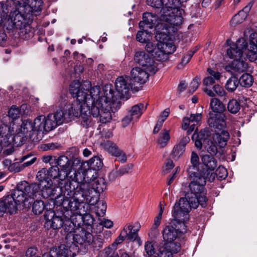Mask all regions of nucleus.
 <instances>
[{
	"mask_svg": "<svg viewBox=\"0 0 257 257\" xmlns=\"http://www.w3.org/2000/svg\"><path fill=\"white\" fill-rule=\"evenodd\" d=\"M69 91L81 106L79 116L81 117L83 127L88 128L91 125V115L94 117L99 116L101 123H105L111 120V104L117 100V95L112 94L110 86L105 85L101 92L99 86L85 89L78 80H75L70 85Z\"/></svg>",
	"mask_w": 257,
	"mask_h": 257,
	"instance_id": "f257e3e1",
	"label": "nucleus"
},
{
	"mask_svg": "<svg viewBox=\"0 0 257 257\" xmlns=\"http://www.w3.org/2000/svg\"><path fill=\"white\" fill-rule=\"evenodd\" d=\"M42 0H9L10 14H0V27L8 30L13 28L20 29L21 33L29 34L31 32L30 24L34 16L42 9Z\"/></svg>",
	"mask_w": 257,
	"mask_h": 257,
	"instance_id": "f03ea898",
	"label": "nucleus"
},
{
	"mask_svg": "<svg viewBox=\"0 0 257 257\" xmlns=\"http://www.w3.org/2000/svg\"><path fill=\"white\" fill-rule=\"evenodd\" d=\"M81 106L78 100H74L71 103L66 104L63 107L57 110L55 113H50L45 117L40 115L36 118V125L40 130L41 136L44 131L49 132L58 125L68 122L80 115Z\"/></svg>",
	"mask_w": 257,
	"mask_h": 257,
	"instance_id": "7ed1b4c3",
	"label": "nucleus"
},
{
	"mask_svg": "<svg viewBox=\"0 0 257 257\" xmlns=\"http://www.w3.org/2000/svg\"><path fill=\"white\" fill-rule=\"evenodd\" d=\"M191 182L189 184V190L185 194V198L192 205L193 208H196L199 205L205 207L208 200L206 196V173L189 176Z\"/></svg>",
	"mask_w": 257,
	"mask_h": 257,
	"instance_id": "20e7f679",
	"label": "nucleus"
},
{
	"mask_svg": "<svg viewBox=\"0 0 257 257\" xmlns=\"http://www.w3.org/2000/svg\"><path fill=\"white\" fill-rule=\"evenodd\" d=\"M179 0H147L148 5L161 8V20L169 23L171 26H180L183 22V17L177 7Z\"/></svg>",
	"mask_w": 257,
	"mask_h": 257,
	"instance_id": "39448f33",
	"label": "nucleus"
},
{
	"mask_svg": "<svg viewBox=\"0 0 257 257\" xmlns=\"http://www.w3.org/2000/svg\"><path fill=\"white\" fill-rule=\"evenodd\" d=\"M187 230V226L180 227L175 223L174 221H170L169 224L165 226L162 231L163 241L165 242L164 246L172 251H179L181 245L176 240L181 237Z\"/></svg>",
	"mask_w": 257,
	"mask_h": 257,
	"instance_id": "423d86ee",
	"label": "nucleus"
},
{
	"mask_svg": "<svg viewBox=\"0 0 257 257\" xmlns=\"http://www.w3.org/2000/svg\"><path fill=\"white\" fill-rule=\"evenodd\" d=\"M89 198L85 193L83 196L82 194L77 195V197L64 198L61 206L65 211L64 213L66 217L71 218L74 215L85 214V207H88L86 203L89 204Z\"/></svg>",
	"mask_w": 257,
	"mask_h": 257,
	"instance_id": "0eeeda50",
	"label": "nucleus"
},
{
	"mask_svg": "<svg viewBox=\"0 0 257 257\" xmlns=\"http://www.w3.org/2000/svg\"><path fill=\"white\" fill-rule=\"evenodd\" d=\"M192 207L191 204L185 198H181L176 202L172 210L173 218L171 221L178 224L180 227L186 226L185 222L189 218V212Z\"/></svg>",
	"mask_w": 257,
	"mask_h": 257,
	"instance_id": "6e6552de",
	"label": "nucleus"
},
{
	"mask_svg": "<svg viewBox=\"0 0 257 257\" xmlns=\"http://www.w3.org/2000/svg\"><path fill=\"white\" fill-rule=\"evenodd\" d=\"M169 24H161L163 32L159 33L156 35V38L159 39V49H162L168 55L172 54L176 50V46L173 42L169 40L170 29L173 28L169 26Z\"/></svg>",
	"mask_w": 257,
	"mask_h": 257,
	"instance_id": "1a4fd4ad",
	"label": "nucleus"
},
{
	"mask_svg": "<svg viewBox=\"0 0 257 257\" xmlns=\"http://www.w3.org/2000/svg\"><path fill=\"white\" fill-rule=\"evenodd\" d=\"M59 185L63 193V199L72 197H77V195L81 194L84 195V193H85V189L87 187L86 184L77 185L75 181H72L67 178L63 182H59Z\"/></svg>",
	"mask_w": 257,
	"mask_h": 257,
	"instance_id": "9d476101",
	"label": "nucleus"
},
{
	"mask_svg": "<svg viewBox=\"0 0 257 257\" xmlns=\"http://www.w3.org/2000/svg\"><path fill=\"white\" fill-rule=\"evenodd\" d=\"M65 244H61L58 247H53L46 254L48 257H74L78 252L79 247L75 244L70 243L66 240Z\"/></svg>",
	"mask_w": 257,
	"mask_h": 257,
	"instance_id": "9b49d317",
	"label": "nucleus"
},
{
	"mask_svg": "<svg viewBox=\"0 0 257 257\" xmlns=\"http://www.w3.org/2000/svg\"><path fill=\"white\" fill-rule=\"evenodd\" d=\"M106 188V185L103 178L95 179L89 183V187L86 190H85V194L89 198V204L93 205L98 201V194L102 192Z\"/></svg>",
	"mask_w": 257,
	"mask_h": 257,
	"instance_id": "f8f14e48",
	"label": "nucleus"
},
{
	"mask_svg": "<svg viewBox=\"0 0 257 257\" xmlns=\"http://www.w3.org/2000/svg\"><path fill=\"white\" fill-rule=\"evenodd\" d=\"M25 185H27L26 181H22L17 184V188L14 190L11 195L6 197H11L13 199L12 202L10 203L9 209L11 212H16L17 205L25 202L28 199L26 192L25 190Z\"/></svg>",
	"mask_w": 257,
	"mask_h": 257,
	"instance_id": "ddd939ff",
	"label": "nucleus"
},
{
	"mask_svg": "<svg viewBox=\"0 0 257 257\" xmlns=\"http://www.w3.org/2000/svg\"><path fill=\"white\" fill-rule=\"evenodd\" d=\"M93 239L92 234L89 231L81 228L77 230L75 233L67 234L65 240L70 243L75 244L78 246L84 245V246L90 245Z\"/></svg>",
	"mask_w": 257,
	"mask_h": 257,
	"instance_id": "4468645a",
	"label": "nucleus"
},
{
	"mask_svg": "<svg viewBox=\"0 0 257 257\" xmlns=\"http://www.w3.org/2000/svg\"><path fill=\"white\" fill-rule=\"evenodd\" d=\"M134 61L136 63L144 67V69L151 73L155 74L157 71L154 59L143 50L135 51Z\"/></svg>",
	"mask_w": 257,
	"mask_h": 257,
	"instance_id": "2eb2a0df",
	"label": "nucleus"
},
{
	"mask_svg": "<svg viewBox=\"0 0 257 257\" xmlns=\"http://www.w3.org/2000/svg\"><path fill=\"white\" fill-rule=\"evenodd\" d=\"M77 165L78 166L77 170H76L74 167L70 170L67 174L66 178L72 181H75L77 185H82V184H86L87 187L85 189L86 190L89 187V180H90L87 176L89 172H91V171L89 170H82L81 168L82 165L79 162Z\"/></svg>",
	"mask_w": 257,
	"mask_h": 257,
	"instance_id": "dca6fc26",
	"label": "nucleus"
},
{
	"mask_svg": "<svg viewBox=\"0 0 257 257\" xmlns=\"http://www.w3.org/2000/svg\"><path fill=\"white\" fill-rule=\"evenodd\" d=\"M195 147L201 150L202 147L211 155H215L217 152V148L215 144L209 139L208 133L206 131H201L197 136L195 142Z\"/></svg>",
	"mask_w": 257,
	"mask_h": 257,
	"instance_id": "f3484780",
	"label": "nucleus"
},
{
	"mask_svg": "<svg viewBox=\"0 0 257 257\" xmlns=\"http://www.w3.org/2000/svg\"><path fill=\"white\" fill-rule=\"evenodd\" d=\"M247 43L243 38H240L236 42L230 44L229 48L226 50L227 56L233 59H240L242 54L246 50Z\"/></svg>",
	"mask_w": 257,
	"mask_h": 257,
	"instance_id": "a211bd4d",
	"label": "nucleus"
},
{
	"mask_svg": "<svg viewBox=\"0 0 257 257\" xmlns=\"http://www.w3.org/2000/svg\"><path fill=\"white\" fill-rule=\"evenodd\" d=\"M130 81L131 80L128 77L120 76L117 78L115 82V87L117 92H114L111 86L110 85L112 94L117 95V100L126 94L130 89L132 88ZM108 85L109 86V85Z\"/></svg>",
	"mask_w": 257,
	"mask_h": 257,
	"instance_id": "6ab92c4d",
	"label": "nucleus"
},
{
	"mask_svg": "<svg viewBox=\"0 0 257 257\" xmlns=\"http://www.w3.org/2000/svg\"><path fill=\"white\" fill-rule=\"evenodd\" d=\"M44 218L46 220L44 226L47 229H58L63 227L64 223L62 217L56 215L54 212L52 211L45 213Z\"/></svg>",
	"mask_w": 257,
	"mask_h": 257,
	"instance_id": "aec40b11",
	"label": "nucleus"
},
{
	"mask_svg": "<svg viewBox=\"0 0 257 257\" xmlns=\"http://www.w3.org/2000/svg\"><path fill=\"white\" fill-rule=\"evenodd\" d=\"M141 228L140 224L137 222L134 225L131 223L126 224L122 231H124L126 235V239L129 241H136L139 245H141L142 241L138 235V232Z\"/></svg>",
	"mask_w": 257,
	"mask_h": 257,
	"instance_id": "412c9836",
	"label": "nucleus"
},
{
	"mask_svg": "<svg viewBox=\"0 0 257 257\" xmlns=\"http://www.w3.org/2000/svg\"><path fill=\"white\" fill-rule=\"evenodd\" d=\"M225 117L224 114L209 113V117L207 120L208 124L215 132L220 131L226 127Z\"/></svg>",
	"mask_w": 257,
	"mask_h": 257,
	"instance_id": "4be33fe9",
	"label": "nucleus"
},
{
	"mask_svg": "<svg viewBox=\"0 0 257 257\" xmlns=\"http://www.w3.org/2000/svg\"><path fill=\"white\" fill-rule=\"evenodd\" d=\"M247 67V65L246 63L241 58L240 59H234L231 64L225 66V69L233 75H237L245 71Z\"/></svg>",
	"mask_w": 257,
	"mask_h": 257,
	"instance_id": "5701e85b",
	"label": "nucleus"
},
{
	"mask_svg": "<svg viewBox=\"0 0 257 257\" xmlns=\"http://www.w3.org/2000/svg\"><path fill=\"white\" fill-rule=\"evenodd\" d=\"M158 17L155 14L151 13H145L143 16V21L139 23V27L144 30V29H152L156 24Z\"/></svg>",
	"mask_w": 257,
	"mask_h": 257,
	"instance_id": "b1692460",
	"label": "nucleus"
},
{
	"mask_svg": "<svg viewBox=\"0 0 257 257\" xmlns=\"http://www.w3.org/2000/svg\"><path fill=\"white\" fill-rule=\"evenodd\" d=\"M190 138L188 136L183 137L178 143L174 146L172 152V158L174 159H178L183 155L185 151V146L189 142Z\"/></svg>",
	"mask_w": 257,
	"mask_h": 257,
	"instance_id": "393cba45",
	"label": "nucleus"
},
{
	"mask_svg": "<svg viewBox=\"0 0 257 257\" xmlns=\"http://www.w3.org/2000/svg\"><path fill=\"white\" fill-rule=\"evenodd\" d=\"M246 55L251 62L257 59V32L252 33L250 35V46Z\"/></svg>",
	"mask_w": 257,
	"mask_h": 257,
	"instance_id": "a878e982",
	"label": "nucleus"
},
{
	"mask_svg": "<svg viewBox=\"0 0 257 257\" xmlns=\"http://www.w3.org/2000/svg\"><path fill=\"white\" fill-rule=\"evenodd\" d=\"M148 71L138 67L133 68L131 72L132 78L136 82L141 84L145 83L148 79Z\"/></svg>",
	"mask_w": 257,
	"mask_h": 257,
	"instance_id": "bb28decb",
	"label": "nucleus"
},
{
	"mask_svg": "<svg viewBox=\"0 0 257 257\" xmlns=\"http://www.w3.org/2000/svg\"><path fill=\"white\" fill-rule=\"evenodd\" d=\"M55 161L57 165L61 167V170L66 171L67 174L74 167L75 164H77L79 162V160H75L72 163L71 161L65 156H60Z\"/></svg>",
	"mask_w": 257,
	"mask_h": 257,
	"instance_id": "cd10ccee",
	"label": "nucleus"
},
{
	"mask_svg": "<svg viewBox=\"0 0 257 257\" xmlns=\"http://www.w3.org/2000/svg\"><path fill=\"white\" fill-rule=\"evenodd\" d=\"M199 159L198 155L195 152H192L191 155L190 162L191 165L187 168L188 176H193L195 174L206 173L203 171H199L198 167L199 164Z\"/></svg>",
	"mask_w": 257,
	"mask_h": 257,
	"instance_id": "c85d7f7f",
	"label": "nucleus"
},
{
	"mask_svg": "<svg viewBox=\"0 0 257 257\" xmlns=\"http://www.w3.org/2000/svg\"><path fill=\"white\" fill-rule=\"evenodd\" d=\"M36 118L34 121L32 122L30 119L24 120L21 125V131L24 134H27L28 133H32V135H34L35 133L37 135H40V138L42 137L40 130L38 129V127L36 126Z\"/></svg>",
	"mask_w": 257,
	"mask_h": 257,
	"instance_id": "c756f323",
	"label": "nucleus"
},
{
	"mask_svg": "<svg viewBox=\"0 0 257 257\" xmlns=\"http://www.w3.org/2000/svg\"><path fill=\"white\" fill-rule=\"evenodd\" d=\"M20 114V110H19V108L16 105H13L9 109L8 114L3 117V123L8 124L9 128H11L13 120L18 118ZM10 130L12 132L13 131V130Z\"/></svg>",
	"mask_w": 257,
	"mask_h": 257,
	"instance_id": "7c9ffc66",
	"label": "nucleus"
},
{
	"mask_svg": "<svg viewBox=\"0 0 257 257\" xmlns=\"http://www.w3.org/2000/svg\"><path fill=\"white\" fill-rule=\"evenodd\" d=\"M252 7V4H249L232 18L231 22L232 24L241 23L247 17L249 12Z\"/></svg>",
	"mask_w": 257,
	"mask_h": 257,
	"instance_id": "2f4dec72",
	"label": "nucleus"
},
{
	"mask_svg": "<svg viewBox=\"0 0 257 257\" xmlns=\"http://www.w3.org/2000/svg\"><path fill=\"white\" fill-rule=\"evenodd\" d=\"M25 190L26 192L28 198L36 197L37 194L41 195V184L32 183L29 184L27 182V185H25Z\"/></svg>",
	"mask_w": 257,
	"mask_h": 257,
	"instance_id": "473e14b6",
	"label": "nucleus"
},
{
	"mask_svg": "<svg viewBox=\"0 0 257 257\" xmlns=\"http://www.w3.org/2000/svg\"><path fill=\"white\" fill-rule=\"evenodd\" d=\"M48 172H49L50 180L58 178L61 181L63 182L67 177L66 171L59 170L57 166L51 167L48 169Z\"/></svg>",
	"mask_w": 257,
	"mask_h": 257,
	"instance_id": "72a5a7b5",
	"label": "nucleus"
},
{
	"mask_svg": "<svg viewBox=\"0 0 257 257\" xmlns=\"http://www.w3.org/2000/svg\"><path fill=\"white\" fill-rule=\"evenodd\" d=\"M210 106L211 111L209 113H214L215 114H224L223 112L225 107L223 103L218 98H212L210 100Z\"/></svg>",
	"mask_w": 257,
	"mask_h": 257,
	"instance_id": "f704fd0d",
	"label": "nucleus"
},
{
	"mask_svg": "<svg viewBox=\"0 0 257 257\" xmlns=\"http://www.w3.org/2000/svg\"><path fill=\"white\" fill-rule=\"evenodd\" d=\"M230 136L226 131H222L221 133H215L213 139L215 143H217L220 147H224L229 139Z\"/></svg>",
	"mask_w": 257,
	"mask_h": 257,
	"instance_id": "c9c22d12",
	"label": "nucleus"
},
{
	"mask_svg": "<svg viewBox=\"0 0 257 257\" xmlns=\"http://www.w3.org/2000/svg\"><path fill=\"white\" fill-rule=\"evenodd\" d=\"M207 72L210 76L204 78L203 84L206 86H209L213 84L216 80L219 79L220 74L218 72L215 71L211 68L207 69Z\"/></svg>",
	"mask_w": 257,
	"mask_h": 257,
	"instance_id": "e433bc0d",
	"label": "nucleus"
},
{
	"mask_svg": "<svg viewBox=\"0 0 257 257\" xmlns=\"http://www.w3.org/2000/svg\"><path fill=\"white\" fill-rule=\"evenodd\" d=\"M202 164L208 170L213 171L217 166L216 160L212 156L208 155H204L201 157Z\"/></svg>",
	"mask_w": 257,
	"mask_h": 257,
	"instance_id": "4c0bfd02",
	"label": "nucleus"
},
{
	"mask_svg": "<svg viewBox=\"0 0 257 257\" xmlns=\"http://www.w3.org/2000/svg\"><path fill=\"white\" fill-rule=\"evenodd\" d=\"M169 132V130L163 129L160 133L157 139V143L159 147L164 148L168 144L170 139Z\"/></svg>",
	"mask_w": 257,
	"mask_h": 257,
	"instance_id": "58836bf2",
	"label": "nucleus"
},
{
	"mask_svg": "<svg viewBox=\"0 0 257 257\" xmlns=\"http://www.w3.org/2000/svg\"><path fill=\"white\" fill-rule=\"evenodd\" d=\"M32 157H33V155L31 154H29L27 155L23 156L22 158L20 159L19 162H15L14 163H12V165L11 166H10L9 170L10 172H13L15 173L21 171L23 169V168L22 165H21L20 163H22L23 162L25 161L27 159Z\"/></svg>",
	"mask_w": 257,
	"mask_h": 257,
	"instance_id": "ea45409f",
	"label": "nucleus"
},
{
	"mask_svg": "<svg viewBox=\"0 0 257 257\" xmlns=\"http://www.w3.org/2000/svg\"><path fill=\"white\" fill-rule=\"evenodd\" d=\"M11 197H5L0 200V216L3 215L5 212H8L10 214H13L15 212H11L9 209V206L12 200Z\"/></svg>",
	"mask_w": 257,
	"mask_h": 257,
	"instance_id": "a19ab883",
	"label": "nucleus"
},
{
	"mask_svg": "<svg viewBox=\"0 0 257 257\" xmlns=\"http://www.w3.org/2000/svg\"><path fill=\"white\" fill-rule=\"evenodd\" d=\"M54 191L61 192L62 189L61 187H59V186L54 188L50 187H43V189L41 190V195L44 198H48L50 197L53 199V194L54 193Z\"/></svg>",
	"mask_w": 257,
	"mask_h": 257,
	"instance_id": "79ce46f5",
	"label": "nucleus"
},
{
	"mask_svg": "<svg viewBox=\"0 0 257 257\" xmlns=\"http://www.w3.org/2000/svg\"><path fill=\"white\" fill-rule=\"evenodd\" d=\"M144 105L143 103H139L133 106L130 111L129 114L135 119H138L142 115Z\"/></svg>",
	"mask_w": 257,
	"mask_h": 257,
	"instance_id": "37998d69",
	"label": "nucleus"
},
{
	"mask_svg": "<svg viewBox=\"0 0 257 257\" xmlns=\"http://www.w3.org/2000/svg\"><path fill=\"white\" fill-rule=\"evenodd\" d=\"M227 108L229 112L232 114H236L240 109V101L236 99H231L228 101Z\"/></svg>",
	"mask_w": 257,
	"mask_h": 257,
	"instance_id": "c03bdc74",
	"label": "nucleus"
},
{
	"mask_svg": "<svg viewBox=\"0 0 257 257\" xmlns=\"http://www.w3.org/2000/svg\"><path fill=\"white\" fill-rule=\"evenodd\" d=\"M238 82L242 86L249 87L253 84V77L248 73H244L240 77Z\"/></svg>",
	"mask_w": 257,
	"mask_h": 257,
	"instance_id": "a18cd8bd",
	"label": "nucleus"
},
{
	"mask_svg": "<svg viewBox=\"0 0 257 257\" xmlns=\"http://www.w3.org/2000/svg\"><path fill=\"white\" fill-rule=\"evenodd\" d=\"M145 257H157L155 249L152 241H147L145 243Z\"/></svg>",
	"mask_w": 257,
	"mask_h": 257,
	"instance_id": "49530a36",
	"label": "nucleus"
},
{
	"mask_svg": "<svg viewBox=\"0 0 257 257\" xmlns=\"http://www.w3.org/2000/svg\"><path fill=\"white\" fill-rule=\"evenodd\" d=\"M239 84V82H238V78L233 76L229 78L227 80L225 87L227 91L233 92L236 90Z\"/></svg>",
	"mask_w": 257,
	"mask_h": 257,
	"instance_id": "de8ad7c7",
	"label": "nucleus"
},
{
	"mask_svg": "<svg viewBox=\"0 0 257 257\" xmlns=\"http://www.w3.org/2000/svg\"><path fill=\"white\" fill-rule=\"evenodd\" d=\"M198 48L196 47L193 49L190 50L187 52V54L184 55L182 58L181 62L178 65L177 67L178 69L182 68L186 64H187L194 54L197 51Z\"/></svg>",
	"mask_w": 257,
	"mask_h": 257,
	"instance_id": "09e8293b",
	"label": "nucleus"
},
{
	"mask_svg": "<svg viewBox=\"0 0 257 257\" xmlns=\"http://www.w3.org/2000/svg\"><path fill=\"white\" fill-rule=\"evenodd\" d=\"M88 165L91 169L98 170L102 167L103 163L99 157L95 156L88 161Z\"/></svg>",
	"mask_w": 257,
	"mask_h": 257,
	"instance_id": "8fccbe9b",
	"label": "nucleus"
},
{
	"mask_svg": "<svg viewBox=\"0 0 257 257\" xmlns=\"http://www.w3.org/2000/svg\"><path fill=\"white\" fill-rule=\"evenodd\" d=\"M105 147L108 152L112 155L115 156L117 155H120L119 152L121 150H120L114 143L110 141H107L105 144Z\"/></svg>",
	"mask_w": 257,
	"mask_h": 257,
	"instance_id": "3c124183",
	"label": "nucleus"
},
{
	"mask_svg": "<svg viewBox=\"0 0 257 257\" xmlns=\"http://www.w3.org/2000/svg\"><path fill=\"white\" fill-rule=\"evenodd\" d=\"M11 130L8 124L3 123L0 124V142L3 143L8 142V135Z\"/></svg>",
	"mask_w": 257,
	"mask_h": 257,
	"instance_id": "603ef678",
	"label": "nucleus"
},
{
	"mask_svg": "<svg viewBox=\"0 0 257 257\" xmlns=\"http://www.w3.org/2000/svg\"><path fill=\"white\" fill-rule=\"evenodd\" d=\"M36 177L40 181V184H41V186L42 185V183L44 182H45V183H48L49 180H50V178L49 176V172H48V169L46 168L42 169L37 173Z\"/></svg>",
	"mask_w": 257,
	"mask_h": 257,
	"instance_id": "864d4df0",
	"label": "nucleus"
},
{
	"mask_svg": "<svg viewBox=\"0 0 257 257\" xmlns=\"http://www.w3.org/2000/svg\"><path fill=\"white\" fill-rule=\"evenodd\" d=\"M45 207L44 202L41 200H37L32 205V211L35 214H40L43 212Z\"/></svg>",
	"mask_w": 257,
	"mask_h": 257,
	"instance_id": "5fc2aeb1",
	"label": "nucleus"
},
{
	"mask_svg": "<svg viewBox=\"0 0 257 257\" xmlns=\"http://www.w3.org/2000/svg\"><path fill=\"white\" fill-rule=\"evenodd\" d=\"M141 30L139 31L136 35V39L140 43H145L149 40L150 35L148 32V29H140Z\"/></svg>",
	"mask_w": 257,
	"mask_h": 257,
	"instance_id": "6e6d98bb",
	"label": "nucleus"
},
{
	"mask_svg": "<svg viewBox=\"0 0 257 257\" xmlns=\"http://www.w3.org/2000/svg\"><path fill=\"white\" fill-rule=\"evenodd\" d=\"M162 49H159V44L158 43L157 48L152 55L157 60L164 61L168 59V55Z\"/></svg>",
	"mask_w": 257,
	"mask_h": 257,
	"instance_id": "4d7b16f0",
	"label": "nucleus"
},
{
	"mask_svg": "<svg viewBox=\"0 0 257 257\" xmlns=\"http://www.w3.org/2000/svg\"><path fill=\"white\" fill-rule=\"evenodd\" d=\"M67 218V219L64 221L63 225L65 231L67 232V234L75 233V232H77V230L75 231V226L74 223L69 220L71 218Z\"/></svg>",
	"mask_w": 257,
	"mask_h": 257,
	"instance_id": "13d9d810",
	"label": "nucleus"
},
{
	"mask_svg": "<svg viewBox=\"0 0 257 257\" xmlns=\"http://www.w3.org/2000/svg\"><path fill=\"white\" fill-rule=\"evenodd\" d=\"M134 165L132 164H128L121 167L116 171V176H121L124 174H128L132 171Z\"/></svg>",
	"mask_w": 257,
	"mask_h": 257,
	"instance_id": "bf43d9fd",
	"label": "nucleus"
},
{
	"mask_svg": "<svg viewBox=\"0 0 257 257\" xmlns=\"http://www.w3.org/2000/svg\"><path fill=\"white\" fill-rule=\"evenodd\" d=\"M91 243L94 249H99L102 247L103 244V240L100 235L93 237Z\"/></svg>",
	"mask_w": 257,
	"mask_h": 257,
	"instance_id": "052dcab7",
	"label": "nucleus"
},
{
	"mask_svg": "<svg viewBox=\"0 0 257 257\" xmlns=\"http://www.w3.org/2000/svg\"><path fill=\"white\" fill-rule=\"evenodd\" d=\"M179 251H174L171 249L167 248L165 246L162 248H160L159 253H157V257H173V253H177Z\"/></svg>",
	"mask_w": 257,
	"mask_h": 257,
	"instance_id": "680f3d73",
	"label": "nucleus"
},
{
	"mask_svg": "<svg viewBox=\"0 0 257 257\" xmlns=\"http://www.w3.org/2000/svg\"><path fill=\"white\" fill-rule=\"evenodd\" d=\"M200 82V78L196 76L191 82L189 87V91L191 93H193L198 87Z\"/></svg>",
	"mask_w": 257,
	"mask_h": 257,
	"instance_id": "e2e57ef3",
	"label": "nucleus"
},
{
	"mask_svg": "<svg viewBox=\"0 0 257 257\" xmlns=\"http://www.w3.org/2000/svg\"><path fill=\"white\" fill-rule=\"evenodd\" d=\"M216 175L219 179H224L227 177V170L224 167L219 166L216 170Z\"/></svg>",
	"mask_w": 257,
	"mask_h": 257,
	"instance_id": "0e129e2a",
	"label": "nucleus"
},
{
	"mask_svg": "<svg viewBox=\"0 0 257 257\" xmlns=\"http://www.w3.org/2000/svg\"><path fill=\"white\" fill-rule=\"evenodd\" d=\"M63 193L54 191L53 194V199H55V204L57 205L61 206V202H62L63 199Z\"/></svg>",
	"mask_w": 257,
	"mask_h": 257,
	"instance_id": "69168bd1",
	"label": "nucleus"
},
{
	"mask_svg": "<svg viewBox=\"0 0 257 257\" xmlns=\"http://www.w3.org/2000/svg\"><path fill=\"white\" fill-rule=\"evenodd\" d=\"M87 209L85 208V213L83 214H78L81 216L83 222L87 224H90L93 223V219L91 214L87 213Z\"/></svg>",
	"mask_w": 257,
	"mask_h": 257,
	"instance_id": "338daca9",
	"label": "nucleus"
},
{
	"mask_svg": "<svg viewBox=\"0 0 257 257\" xmlns=\"http://www.w3.org/2000/svg\"><path fill=\"white\" fill-rule=\"evenodd\" d=\"M214 91L219 96H223L225 94V91L223 88L218 84H216L213 87Z\"/></svg>",
	"mask_w": 257,
	"mask_h": 257,
	"instance_id": "774afa93",
	"label": "nucleus"
}]
</instances>
